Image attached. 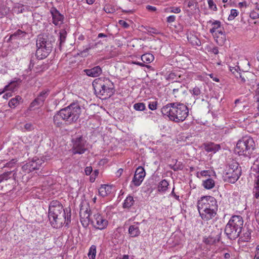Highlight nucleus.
Returning <instances> with one entry per match:
<instances>
[{"label":"nucleus","instance_id":"f257e3e1","mask_svg":"<svg viewBox=\"0 0 259 259\" xmlns=\"http://www.w3.org/2000/svg\"><path fill=\"white\" fill-rule=\"evenodd\" d=\"M79 214L80 222L84 228L91 223L95 229L103 230L108 225V220L100 212L91 211L87 203L80 204Z\"/></svg>","mask_w":259,"mask_h":259},{"label":"nucleus","instance_id":"f03ea898","mask_svg":"<svg viewBox=\"0 0 259 259\" xmlns=\"http://www.w3.org/2000/svg\"><path fill=\"white\" fill-rule=\"evenodd\" d=\"M70 212V209H64L59 201H52L49 208V218L52 226L59 228L65 223L68 225L71 222Z\"/></svg>","mask_w":259,"mask_h":259},{"label":"nucleus","instance_id":"7ed1b4c3","mask_svg":"<svg viewBox=\"0 0 259 259\" xmlns=\"http://www.w3.org/2000/svg\"><path fill=\"white\" fill-rule=\"evenodd\" d=\"M81 112L80 105L72 103L69 106L61 109L53 117V122L56 127H60L66 123L71 124L77 121Z\"/></svg>","mask_w":259,"mask_h":259},{"label":"nucleus","instance_id":"20e7f679","mask_svg":"<svg viewBox=\"0 0 259 259\" xmlns=\"http://www.w3.org/2000/svg\"><path fill=\"white\" fill-rule=\"evenodd\" d=\"M164 116L176 122L183 121L188 115V108L183 104L172 103L163 106L161 110Z\"/></svg>","mask_w":259,"mask_h":259},{"label":"nucleus","instance_id":"39448f33","mask_svg":"<svg viewBox=\"0 0 259 259\" xmlns=\"http://www.w3.org/2000/svg\"><path fill=\"white\" fill-rule=\"evenodd\" d=\"M243 225V220L240 215L232 216L226 226L225 233L228 238L234 240L238 237Z\"/></svg>","mask_w":259,"mask_h":259},{"label":"nucleus","instance_id":"423d86ee","mask_svg":"<svg viewBox=\"0 0 259 259\" xmlns=\"http://www.w3.org/2000/svg\"><path fill=\"white\" fill-rule=\"evenodd\" d=\"M54 40L44 35L38 36L36 40V47L35 56L39 60L46 58L51 52L53 48V42Z\"/></svg>","mask_w":259,"mask_h":259},{"label":"nucleus","instance_id":"0eeeda50","mask_svg":"<svg viewBox=\"0 0 259 259\" xmlns=\"http://www.w3.org/2000/svg\"><path fill=\"white\" fill-rule=\"evenodd\" d=\"M93 85L96 94L98 96L110 97L113 93L114 88L113 83L108 78H98L93 82Z\"/></svg>","mask_w":259,"mask_h":259},{"label":"nucleus","instance_id":"6e6552de","mask_svg":"<svg viewBox=\"0 0 259 259\" xmlns=\"http://www.w3.org/2000/svg\"><path fill=\"white\" fill-rule=\"evenodd\" d=\"M255 147L253 139L249 136H245L237 142L235 151L239 155L250 156L254 150Z\"/></svg>","mask_w":259,"mask_h":259},{"label":"nucleus","instance_id":"1a4fd4ad","mask_svg":"<svg viewBox=\"0 0 259 259\" xmlns=\"http://www.w3.org/2000/svg\"><path fill=\"white\" fill-rule=\"evenodd\" d=\"M226 178L227 181L232 184L235 183L241 175V168L239 163H231L225 168Z\"/></svg>","mask_w":259,"mask_h":259},{"label":"nucleus","instance_id":"9d476101","mask_svg":"<svg viewBox=\"0 0 259 259\" xmlns=\"http://www.w3.org/2000/svg\"><path fill=\"white\" fill-rule=\"evenodd\" d=\"M198 209L206 210L209 209H218L216 199L212 196H207L201 198L197 203Z\"/></svg>","mask_w":259,"mask_h":259},{"label":"nucleus","instance_id":"9b49d317","mask_svg":"<svg viewBox=\"0 0 259 259\" xmlns=\"http://www.w3.org/2000/svg\"><path fill=\"white\" fill-rule=\"evenodd\" d=\"M73 153L74 154H82L87 149L86 141L82 136L77 137L73 140Z\"/></svg>","mask_w":259,"mask_h":259},{"label":"nucleus","instance_id":"f8f14e48","mask_svg":"<svg viewBox=\"0 0 259 259\" xmlns=\"http://www.w3.org/2000/svg\"><path fill=\"white\" fill-rule=\"evenodd\" d=\"M218 209H209L205 210L198 209L199 213L201 219L204 221H208L214 218L217 214Z\"/></svg>","mask_w":259,"mask_h":259},{"label":"nucleus","instance_id":"ddd939ff","mask_svg":"<svg viewBox=\"0 0 259 259\" xmlns=\"http://www.w3.org/2000/svg\"><path fill=\"white\" fill-rule=\"evenodd\" d=\"M50 12L52 16L53 23L56 26L61 25L64 21V16L55 8H52Z\"/></svg>","mask_w":259,"mask_h":259},{"label":"nucleus","instance_id":"4468645a","mask_svg":"<svg viewBox=\"0 0 259 259\" xmlns=\"http://www.w3.org/2000/svg\"><path fill=\"white\" fill-rule=\"evenodd\" d=\"M236 73L235 76L237 78L240 79V83H244L246 81L248 82V83L250 82L251 81L254 80L255 77L254 74L251 72H244L241 74L236 71Z\"/></svg>","mask_w":259,"mask_h":259},{"label":"nucleus","instance_id":"2eb2a0df","mask_svg":"<svg viewBox=\"0 0 259 259\" xmlns=\"http://www.w3.org/2000/svg\"><path fill=\"white\" fill-rule=\"evenodd\" d=\"M201 147L207 152L215 153L221 149V146L219 144H215L213 142H207L203 143Z\"/></svg>","mask_w":259,"mask_h":259},{"label":"nucleus","instance_id":"dca6fc26","mask_svg":"<svg viewBox=\"0 0 259 259\" xmlns=\"http://www.w3.org/2000/svg\"><path fill=\"white\" fill-rule=\"evenodd\" d=\"M83 71L90 77H96L101 74L102 70L99 66H97L91 69H84Z\"/></svg>","mask_w":259,"mask_h":259},{"label":"nucleus","instance_id":"f3484780","mask_svg":"<svg viewBox=\"0 0 259 259\" xmlns=\"http://www.w3.org/2000/svg\"><path fill=\"white\" fill-rule=\"evenodd\" d=\"M217 34L213 36L215 38L217 43L220 45L224 44L226 40V35L224 31L223 28H221L217 30Z\"/></svg>","mask_w":259,"mask_h":259},{"label":"nucleus","instance_id":"a211bd4d","mask_svg":"<svg viewBox=\"0 0 259 259\" xmlns=\"http://www.w3.org/2000/svg\"><path fill=\"white\" fill-rule=\"evenodd\" d=\"M255 167H254V168L256 170L258 173H259V164H256ZM253 194L254 197L256 199H259V175L257 177L256 180H255L254 186L253 189Z\"/></svg>","mask_w":259,"mask_h":259},{"label":"nucleus","instance_id":"6ab92c4d","mask_svg":"<svg viewBox=\"0 0 259 259\" xmlns=\"http://www.w3.org/2000/svg\"><path fill=\"white\" fill-rule=\"evenodd\" d=\"M112 187L108 185H102L99 189V194L102 197H105L111 192Z\"/></svg>","mask_w":259,"mask_h":259},{"label":"nucleus","instance_id":"aec40b11","mask_svg":"<svg viewBox=\"0 0 259 259\" xmlns=\"http://www.w3.org/2000/svg\"><path fill=\"white\" fill-rule=\"evenodd\" d=\"M40 164H37V163H26L22 166V168L26 171V172L29 173L35 169H39Z\"/></svg>","mask_w":259,"mask_h":259},{"label":"nucleus","instance_id":"412c9836","mask_svg":"<svg viewBox=\"0 0 259 259\" xmlns=\"http://www.w3.org/2000/svg\"><path fill=\"white\" fill-rule=\"evenodd\" d=\"M208 23H211L212 26V28L210 29V32L213 36H216L217 34V30L221 27V22L218 20L214 21L210 20Z\"/></svg>","mask_w":259,"mask_h":259},{"label":"nucleus","instance_id":"4be33fe9","mask_svg":"<svg viewBox=\"0 0 259 259\" xmlns=\"http://www.w3.org/2000/svg\"><path fill=\"white\" fill-rule=\"evenodd\" d=\"M23 102V99L20 96H16L15 98L11 99L9 102V106L11 108H15L20 103Z\"/></svg>","mask_w":259,"mask_h":259},{"label":"nucleus","instance_id":"5701e85b","mask_svg":"<svg viewBox=\"0 0 259 259\" xmlns=\"http://www.w3.org/2000/svg\"><path fill=\"white\" fill-rule=\"evenodd\" d=\"M141 58L144 63L148 64L154 60V57L152 54L147 53L142 55Z\"/></svg>","mask_w":259,"mask_h":259},{"label":"nucleus","instance_id":"b1692460","mask_svg":"<svg viewBox=\"0 0 259 259\" xmlns=\"http://www.w3.org/2000/svg\"><path fill=\"white\" fill-rule=\"evenodd\" d=\"M203 186L207 189H210L214 186V181L212 179L208 178L203 181Z\"/></svg>","mask_w":259,"mask_h":259},{"label":"nucleus","instance_id":"393cba45","mask_svg":"<svg viewBox=\"0 0 259 259\" xmlns=\"http://www.w3.org/2000/svg\"><path fill=\"white\" fill-rule=\"evenodd\" d=\"M26 34V33L25 31H22L20 29L17 30L14 33L11 35L9 40L16 39V38H20L21 37H24Z\"/></svg>","mask_w":259,"mask_h":259},{"label":"nucleus","instance_id":"a878e982","mask_svg":"<svg viewBox=\"0 0 259 259\" xmlns=\"http://www.w3.org/2000/svg\"><path fill=\"white\" fill-rule=\"evenodd\" d=\"M169 184L167 181L165 180H162L158 186V191L164 192L168 188Z\"/></svg>","mask_w":259,"mask_h":259},{"label":"nucleus","instance_id":"bb28decb","mask_svg":"<svg viewBox=\"0 0 259 259\" xmlns=\"http://www.w3.org/2000/svg\"><path fill=\"white\" fill-rule=\"evenodd\" d=\"M50 92L49 90L46 89L41 91L39 93V95L37 97V98L39 99V101H40L41 102H42L44 103V102L45 101L46 98L49 95V93Z\"/></svg>","mask_w":259,"mask_h":259},{"label":"nucleus","instance_id":"cd10ccee","mask_svg":"<svg viewBox=\"0 0 259 259\" xmlns=\"http://www.w3.org/2000/svg\"><path fill=\"white\" fill-rule=\"evenodd\" d=\"M188 40L193 46H200L201 45L200 40L195 35H192L188 37Z\"/></svg>","mask_w":259,"mask_h":259},{"label":"nucleus","instance_id":"c85d7f7f","mask_svg":"<svg viewBox=\"0 0 259 259\" xmlns=\"http://www.w3.org/2000/svg\"><path fill=\"white\" fill-rule=\"evenodd\" d=\"M60 36H59V45L61 47L62 45L64 43L66 40L67 32L65 29H61L60 31Z\"/></svg>","mask_w":259,"mask_h":259},{"label":"nucleus","instance_id":"c756f323","mask_svg":"<svg viewBox=\"0 0 259 259\" xmlns=\"http://www.w3.org/2000/svg\"><path fill=\"white\" fill-rule=\"evenodd\" d=\"M144 180V178L140 177V176H138L137 175H134V177L133 179L132 182L136 186H139L141 185L142 181Z\"/></svg>","mask_w":259,"mask_h":259},{"label":"nucleus","instance_id":"7c9ffc66","mask_svg":"<svg viewBox=\"0 0 259 259\" xmlns=\"http://www.w3.org/2000/svg\"><path fill=\"white\" fill-rule=\"evenodd\" d=\"M140 231L137 225H131V237H136L139 235Z\"/></svg>","mask_w":259,"mask_h":259},{"label":"nucleus","instance_id":"2f4dec72","mask_svg":"<svg viewBox=\"0 0 259 259\" xmlns=\"http://www.w3.org/2000/svg\"><path fill=\"white\" fill-rule=\"evenodd\" d=\"M96 254V248L94 245H92L89 250L88 253V256L89 259H95Z\"/></svg>","mask_w":259,"mask_h":259},{"label":"nucleus","instance_id":"473e14b6","mask_svg":"<svg viewBox=\"0 0 259 259\" xmlns=\"http://www.w3.org/2000/svg\"><path fill=\"white\" fill-rule=\"evenodd\" d=\"M169 167L175 171L181 170L183 168V165L182 163H171Z\"/></svg>","mask_w":259,"mask_h":259},{"label":"nucleus","instance_id":"72a5a7b5","mask_svg":"<svg viewBox=\"0 0 259 259\" xmlns=\"http://www.w3.org/2000/svg\"><path fill=\"white\" fill-rule=\"evenodd\" d=\"M42 104V102H41L39 99L36 98L31 103L29 106V109L30 110H33V108L35 106L41 105Z\"/></svg>","mask_w":259,"mask_h":259},{"label":"nucleus","instance_id":"f704fd0d","mask_svg":"<svg viewBox=\"0 0 259 259\" xmlns=\"http://www.w3.org/2000/svg\"><path fill=\"white\" fill-rule=\"evenodd\" d=\"M134 108L137 111H143L145 109V105L143 103H136L134 105Z\"/></svg>","mask_w":259,"mask_h":259},{"label":"nucleus","instance_id":"c9c22d12","mask_svg":"<svg viewBox=\"0 0 259 259\" xmlns=\"http://www.w3.org/2000/svg\"><path fill=\"white\" fill-rule=\"evenodd\" d=\"M135 175L140 176L144 178L145 176V171L142 166H139L136 170Z\"/></svg>","mask_w":259,"mask_h":259},{"label":"nucleus","instance_id":"e433bc0d","mask_svg":"<svg viewBox=\"0 0 259 259\" xmlns=\"http://www.w3.org/2000/svg\"><path fill=\"white\" fill-rule=\"evenodd\" d=\"M190 92L193 95L196 97L199 96L201 93L200 89L198 87H194L192 90H190Z\"/></svg>","mask_w":259,"mask_h":259},{"label":"nucleus","instance_id":"4c0bfd02","mask_svg":"<svg viewBox=\"0 0 259 259\" xmlns=\"http://www.w3.org/2000/svg\"><path fill=\"white\" fill-rule=\"evenodd\" d=\"M251 233L249 231L244 233L243 236L241 237V239L243 242H248L251 238Z\"/></svg>","mask_w":259,"mask_h":259},{"label":"nucleus","instance_id":"58836bf2","mask_svg":"<svg viewBox=\"0 0 259 259\" xmlns=\"http://www.w3.org/2000/svg\"><path fill=\"white\" fill-rule=\"evenodd\" d=\"M238 15L237 11L235 9H232L231 10L230 14L228 17L229 20H233L235 17H236Z\"/></svg>","mask_w":259,"mask_h":259},{"label":"nucleus","instance_id":"ea45409f","mask_svg":"<svg viewBox=\"0 0 259 259\" xmlns=\"http://www.w3.org/2000/svg\"><path fill=\"white\" fill-rule=\"evenodd\" d=\"M10 175V172H5L3 174L0 175V183L7 181L9 179V175Z\"/></svg>","mask_w":259,"mask_h":259},{"label":"nucleus","instance_id":"a19ab883","mask_svg":"<svg viewBox=\"0 0 259 259\" xmlns=\"http://www.w3.org/2000/svg\"><path fill=\"white\" fill-rule=\"evenodd\" d=\"M14 88H12L11 84H8L6 85L3 90H0V95L4 93L5 92L8 91H12Z\"/></svg>","mask_w":259,"mask_h":259},{"label":"nucleus","instance_id":"79ce46f5","mask_svg":"<svg viewBox=\"0 0 259 259\" xmlns=\"http://www.w3.org/2000/svg\"><path fill=\"white\" fill-rule=\"evenodd\" d=\"M157 102H150L149 104L148 107H149V108L150 109H151V110H154L156 109V108H157Z\"/></svg>","mask_w":259,"mask_h":259},{"label":"nucleus","instance_id":"37998d69","mask_svg":"<svg viewBox=\"0 0 259 259\" xmlns=\"http://www.w3.org/2000/svg\"><path fill=\"white\" fill-rule=\"evenodd\" d=\"M208 4L209 7L210 9H213L214 11H217V6L214 4V3L212 1V0H208Z\"/></svg>","mask_w":259,"mask_h":259},{"label":"nucleus","instance_id":"c03bdc74","mask_svg":"<svg viewBox=\"0 0 259 259\" xmlns=\"http://www.w3.org/2000/svg\"><path fill=\"white\" fill-rule=\"evenodd\" d=\"M23 10L24 8L23 6L18 5L14 8V11L17 13H22Z\"/></svg>","mask_w":259,"mask_h":259},{"label":"nucleus","instance_id":"a18cd8bd","mask_svg":"<svg viewBox=\"0 0 259 259\" xmlns=\"http://www.w3.org/2000/svg\"><path fill=\"white\" fill-rule=\"evenodd\" d=\"M197 4V3L194 0H190L187 3V7L191 9L194 8V5Z\"/></svg>","mask_w":259,"mask_h":259},{"label":"nucleus","instance_id":"49530a36","mask_svg":"<svg viewBox=\"0 0 259 259\" xmlns=\"http://www.w3.org/2000/svg\"><path fill=\"white\" fill-rule=\"evenodd\" d=\"M130 198V195L127 196L124 200V202L123 204V207L124 208H129L130 207V202H128V198Z\"/></svg>","mask_w":259,"mask_h":259},{"label":"nucleus","instance_id":"de8ad7c7","mask_svg":"<svg viewBox=\"0 0 259 259\" xmlns=\"http://www.w3.org/2000/svg\"><path fill=\"white\" fill-rule=\"evenodd\" d=\"M118 23L120 26L125 28H128L129 26L128 24L125 21L122 20H120Z\"/></svg>","mask_w":259,"mask_h":259},{"label":"nucleus","instance_id":"09e8293b","mask_svg":"<svg viewBox=\"0 0 259 259\" xmlns=\"http://www.w3.org/2000/svg\"><path fill=\"white\" fill-rule=\"evenodd\" d=\"M176 17L174 15H171L167 18V22L168 23H172L175 21Z\"/></svg>","mask_w":259,"mask_h":259},{"label":"nucleus","instance_id":"8fccbe9b","mask_svg":"<svg viewBox=\"0 0 259 259\" xmlns=\"http://www.w3.org/2000/svg\"><path fill=\"white\" fill-rule=\"evenodd\" d=\"M92 170L93 169L91 166H87L84 170L85 174L87 175H90L91 174Z\"/></svg>","mask_w":259,"mask_h":259},{"label":"nucleus","instance_id":"3c124183","mask_svg":"<svg viewBox=\"0 0 259 259\" xmlns=\"http://www.w3.org/2000/svg\"><path fill=\"white\" fill-rule=\"evenodd\" d=\"M32 125L30 123H26L24 125V128L26 130L30 131L32 130Z\"/></svg>","mask_w":259,"mask_h":259},{"label":"nucleus","instance_id":"603ef678","mask_svg":"<svg viewBox=\"0 0 259 259\" xmlns=\"http://www.w3.org/2000/svg\"><path fill=\"white\" fill-rule=\"evenodd\" d=\"M253 259H259V245L256 248L255 254Z\"/></svg>","mask_w":259,"mask_h":259},{"label":"nucleus","instance_id":"864d4df0","mask_svg":"<svg viewBox=\"0 0 259 259\" xmlns=\"http://www.w3.org/2000/svg\"><path fill=\"white\" fill-rule=\"evenodd\" d=\"M170 12L174 13H179L181 12V9L179 7L173 8Z\"/></svg>","mask_w":259,"mask_h":259},{"label":"nucleus","instance_id":"5fc2aeb1","mask_svg":"<svg viewBox=\"0 0 259 259\" xmlns=\"http://www.w3.org/2000/svg\"><path fill=\"white\" fill-rule=\"evenodd\" d=\"M12 93L11 92L6 93L4 95L3 98L5 99H8L9 98L12 97Z\"/></svg>","mask_w":259,"mask_h":259},{"label":"nucleus","instance_id":"6e6d98bb","mask_svg":"<svg viewBox=\"0 0 259 259\" xmlns=\"http://www.w3.org/2000/svg\"><path fill=\"white\" fill-rule=\"evenodd\" d=\"M146 9L147 10H148L149 11H153V12L155 11L156 10V7L152 6H150V5L147 6Z\"/></svg>","mask_w":259,"mask_h":259},{"label":"nucleus","instance_id":"4d7b16f0","mask_svg":"<svg viewBox=\"0 0 259 259\" xmlns=\"http://www.w3.org/2000/svg\"><path fill=\"white\" fill-rule=\"evenodd\" d=\"M148 31L150 33H154V34L158 33V31L156 29L153 28H150Z\"/></svg>","mask_w":259,"mask_h":259},{"label":"nucleus","instance_id":"13d9d810","mask_svg":"<svg viewBox=\"0 0 259 259\" xmlns=\"http://www.w3.org/2000/svg\"><path fill=\"white\" fill-rule=\"evenodd\" d=\"M123 172V169L122 168H119L117 171V172H116V177H120L122 174Z\"/></svg>","mask_w":259,"mask_h":259},{"label":"nucleus","instance_id":"bf43d9fd","mask_svg":"<svg viewBox=\"0 0 259 259\" xmlns=\"http://www.w3.org/2000/svg\"><path fill=\"white\" fill-rule=\"evenodd\" d=\"M209 76L212 79V80L215 82H219L220 80L218 77H213V75L212 74H209Z\"/></svg>","mask_w":259,"mask_h":259},{"label":"nucleus","instance_id":"052dcab7","mask_svg":"<svg viewBox=\"0 0 259 259\" xmlns=\"http://www.w3.org/2000/svg\"><path fill=\"white\" fill-rule=\"evenodd\" d=\"M212 52L215 54L217 55L219 53V50L217 47H214L212 49Z\"/></svg>","mask_w":259,"mask_h":259},{"label":"nucleus","instance_id":"680f3d73","mask_svg":"<svg viewBox=\"0 0 259 259\" xmlns=\"http://www.w3.org/2000/svg\"><path fill=\"white\" fill-rule=\"evenodd\" d=\"M131 64H137V65H140V66H144V64L143 63H140V62H137L134 61L133 60H131Z\"/></svg>","mask_w":259,"mask_h":259},{"label":"nucleus","instance_id":"e2e57ef3","mask_svg":"<svg viewBox=\"0 0 259 259\" xmlns=\"http://www.w3.org/2000/svg\"><path fill=\"white\" fill-rule=\"evenodd\" d=\"M225 259H229L230 257V254L229 253H225L224 254Z\"/></svg>","mask_w":259,"mask_h":259},{"label":"nucleus","instance_id":"0e129e2a","mask_svg":"<svg viewBox=\"0 0 259 259\" xmlns=\"http://www.w3.org/2000/svg\"><path fill=\"white\" fill-rule=\"evenodd\" d=\"M251 17H252V18L253 19H255V18H258L259 17V15L257 14L256 15H255V14L254 13H252L251 14Z\"/></svg>","mask_w":259,"mask_h":259},{"label":"nucleus","instance_id":"69168bd1","mask_svg":"<svg viewBox=\"0 0 259 259\" xmlns=\"http://www.w3.org/2000/svg\"><path fill=\"white\" fill-rule=\"evenodd\" d=\"M95 0H86L87 3L89 5L93 4Z\"/></svg>","mask_w":259,"mask_h":259},{"label":"nucleus","instance_id":"338daca9","mask_svg":"<svg viewBox=\"0 0 259 259\" xmlns=\"http://www.w3.org/2000/svg\"><path fill=\"white\" fill-rule=\"evenodd\" d=\"M104 10L106 13H111L112 12V10L111 11H110L109 9H108V7L104 8Z\"/></svg>","mask_w":259,"mask_h":259},{"label":"nucleus","instance_id":"774afa93","mask_svg":"<svg viewBox=\"0 0 259 259\" xmlns=\"http://www.w3.org/2000/svg\"><path fill=\"white\" fill-rule=\"evenodd\" d=\"M95 177H96L95 176H94V177H93V176H91V177H90V181H91V182H94V181L95 180V179H96Z\"/></svg>","mask_w":259,"mask_h":259}]
</instances>
